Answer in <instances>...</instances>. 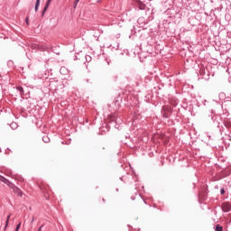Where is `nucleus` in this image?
<instances>
[{
  "instance_id": "18",
  "label": "nucleus",
  "mask_w": 231,
  "mask_h": 231,
  "mask_svg": "<svg viewBox=\"0 0 231 231\" xmlns=\"http://www.w3.org/2000/svg\"><path fill=\"white\" fill-rule=\"evenodd\" d=\"M35 221V217H32L31 223H33Z\"/></svg>"
},
{
  "instance_id": "7",
  "label": "nucleus",
  "mask_w": 231,
  "mask_h": 231,
  "mask_svg": "<svg viewBox=\"0 0 231 231\" xmlns=\"http://www.w3.org/2000/svg\"><path fill=\"white\" fill-rule=\"evenodd\" d=\"M39 6H41V0H36L34 10L35 12H39Z\"/></svg>"
},
{
  "instance_id": "6",
  "label": "nucleus",
  "mask_w": 231,
  "mask_h": 231,
  "mask_svg": "<svg viewBox=\"0 0 231 231\" xmlns=\"http://www.w3.org/2000/svg\"><path fill=\"white\" fill-rule=\"evenodd\" d=\"M0 181H3V183H5V185L12 187V182H10V180H8V179H6L1 175H0Z\"/></svg>"
},
{
  "instance_id": "4",
  "label": "nucleus",
  "mask_w": 231,
  "mask_h": 231,
  "mask_svg": "<svg viewBox=\"0 0 231 231\" xmlns=\"http://www.w3.org/2000/svg\"><path fill=\"white\" fill-rule=\"evenodd\" d=\"M51 1L52 0H47L46 5L42 12V17H44V14H46V11L48 10V8H50V5H51Z\"/></svg>"
},
{
  "instance_id": "16",
  "label": "nucleus",
  "mask_w": 231,
  "mask_h": 231,
  "mask_svg": "<svg viewBox=\"0 0 231 231\" xmlns=\"http://www.w3.org/2000/svg\"><path fill=\"white\" fill-rule=\"evenodd\" d=\"M80 0H76L75 2H74V6L75 7H77V5H79V2Z\"/></svg>"
},
{
  "instance_id": "13",
  "label": "nucleus",
  "mask_w": 231,
  "mask_h": 231,
  "mask_svg": "<svg viewBox=\"0 0 231 231\" xmlns=\"http://www.w3.org/2000/svg\"><path fill=\"white\" fill-rule=\"evenodd\" d=\"M11 127L12 129H17V123H12Z\"/></svg>"
},
{
  "instance_id": "10",
  "label": "nucleus",
  "mask_w": 231,
  "mask_h": 231,
  "mask_svg": "<svg viewBox=\"0 0 231 231\" xmlns=\"http://www.w3.org/2000/svg\"><path fill=\"white\" fill-rule=\"evenodd\" d=\"M215 231H223V226H221L220 225H217L215 226Z\"/></svg>"
},
{
  "instance_id": "2",
  "label": "nucleus",
  "mask_w": 231,
  "mask_h": 231,
  "mask_svg": "<svg viewBox=\"0 0 231 231\" xmlns=\"http://www.w3.org/2000/svg\"><path fill=\"white\" fill-rule=\"evenodd\" d=\"M9 187H10V189H13V192H14V194H16V196L23 197V191L21 190V189H19L15 185H14V183H12V186H9Z\"/></svg>"
},
{
  "instance_id": "9",
  "label": "nucleus",
  "mask_w": 231,
  "mask_h": 231,
  "mask_svg": "<svg viewBox=\"0 0 231 231\" xmlns=\"http://www.w3.org/2000/svg\"><path fill=\"white\" fill-rule=\"evenodd\" d=\"M16 89L20 92L21 95H24V89L23 87H17Z\"/></svg>"
},
{
  "instance_id": "20",
  "label": "nucleus",
  "mask_w": 231,
  "mask_h": 231,
  "mask_svg": "<svg viewBox=\"0 0 231 231\" xmlns=\"http://www.w3.org/2000/svg\"><path fill=\"white\" fill-rule=\"evenodd\" d=\"M26 23L28 24V17L26 18Z\"/></svg>"
},
{
  "instance_id": "5",
  "label": "nucleus",
  "mask_w": 231,
  "mask_h": 231,
  "mask_svg": "<svg viewBox=\"0 0 231 231\" xmlns=\"http://www.w3.org/2000/svg\"><path fill=\"white\" fill-rule=\"evenodd\" d=\"M136 5L139 10H145V4H143L141 0H136Z\"/></svg>"
},
{
  "instance_id": "3",
  "label": "nucleus",
  "mask_w": 231,
  "mask_h": 231,
  "mask_svg": "<svg viewBox=\"0 0 231 231\" xmlns=\"http://www.w3.org/2000/svg\"><path fill=\"white\" fill-rule=\"evenodd\" d=\"M221 208H222L223 212H230V210H231L230 202H223L221 205Z\"/></svg>"
},
{
  "instance_id": "8",
  "label": "nucleus",
  "mask_w": 231,
  "mask_h": 231,
  "mask_svg": "<svg viewBox=\"0 0 231 231\" xmlns=\"http://www.w3.org/2000/svg\"><path fill=\"white\" fill-rule=\"evenodd\" d=\"M42 140L45 143H50V137H48V135H44L42 137Z\"/></svg>"
},
{
  "instance_id": "17",
  "label": "nucleus",
  "mask_w": 231,
  "mask_h": 231,
  "mask_svg": "<svg viewBox=\"0 0 231 231\" xmlns=\"http://www.w3.org/2000/svg\"><path fill=\"white\" fill-rule=\"evenodd\" d=\"M220 194H221V196H223V194H225V189H220Z\"/></svg>"
},
{
  "instance_id": "12",
  "label": "nucleus",
  "mask_w": 231,
  "mask_h": 231,
  "mask_svg": "<svg viewBox=\"0 0 231 231\" xmlns=\"http://www.w3.org/2000/svg\"><path fill=\"white\" fill-rule=\"evenodd\" d=\"M85 59H86L87 62H91V56L87 55V56H85Z\"/></svg>"
},
{
  "instance_id": "19",
  "label": "nucleus",
  "mask_w": 231,
  "mask_h": 231,
  "mask_svg": "<svg viewBox=\"0 0 231 231\" xmlns=\"http://www.w3.org/2000/svg\"><path fill=\"white\" fill-rule=\"evenodd\" d=\"M38 231H42V226L39 227Z\"/></svg>"
},
{
  "instance_id": "14",
  "label": "nucleus",
  "mask_w": 231,
  "mask_h": 231,
  "mask_svg": "<svg viewBox=\"0 0 231 231\" xmlns=\"http://www.w3.org/2000/svg\"><path fill=\"white\" fill-rule=\"evenodd\" d=\"M21 229V222L18 223V225L16 226L15 231H19Z\"/></svg>"
},
{
  "instance_id": "15",
  "label": "nucleus",
  "mask_w": 231,
  "mask_h": 231,
  "mask_svg": "<svg viewBox=\"0 0 231 231\" xmlns=\"http://www.w3.org/2000/svg\"><path fill=\"white\" fill-rule=\"evenodd\" d=\"M60 71V73H65V71H68V70H66V69L64 67H61Z\"/></svg>"
},
{
  "instance_id": "21",
  "label": "nucleus",
  "mask_w": 231,
  "mask_h": 231,
  "mask_svg": "<svg viewBox=\"0 0 231 231\" xmlns=\"http://www.w3.org/2000/svg\"><path fill=\"white\" fill-rule=\"evenodd\" d=\"M103 201H104V202H106V199H103Z\"/></svg>"
},
{
  "instance_id": "11",
  "label": "nucleus",
  "mask_w": 231,
  "mask_h": 231,
  "mask_svg": "<svg viewBox=\"0 0 231 231\" xmlns=\"http://www.w3.org/2000/svg\"><path fill=\"white\" fill-rule=\"evenodd\" d=\"M12 215H8L7 217H6V221H5V228H6V226H8V223H10V217H11Z\"/></svg>"
},
{
  "instance_id": "1",
  "label": "nucleus",
  "mask_w": 231,
  "mask_h": 231,
  "mask_svg": "<svg viewBox=\"0 0 231 231\" xmlns=\"http://www.w3.org/2000/svg\"><path fill=\"white\" fill-rule=\"evenodd\" d=\"M40 189H41L42 192H43L46 199H50V195H49L50 187L46 184H42V185H40Z\"/></svg>"
}]
</instances>
